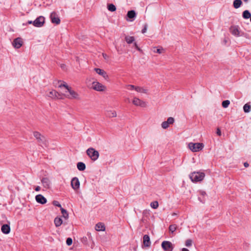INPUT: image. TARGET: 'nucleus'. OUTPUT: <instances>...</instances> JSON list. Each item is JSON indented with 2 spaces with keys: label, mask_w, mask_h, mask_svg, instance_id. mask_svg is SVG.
<instances>
[{
  "label": "nucleus",
  "mask_w": 251,
  "mask_h": 251,
  "mask_svg": "<svg viewBox=\"0 0 251 251\" xmlns=\"http://www.w3.org/2000/svg\"><path fill=\"white\" fill-rule=\"evenodd\" d=\"M35 200L37 202L42 204L46 203L47 201V199L41 194L36 196Z\"/></svg>",
  "instance_id": "obj_16"
},
{
  "label": "nucleus",
  "mask_w": 251,
  "mask_h": 251,
  "mask_svg": "<svg viewBox=\"0 0 251 251\" xmlns=\"http://www.w3.org/2000/svg\"><path fill=\"white\" fill-rule=\"evenodd\" d=\"M50 18L52 23H54L57 25L60 24V20L55 12H52L50 15Z\"/></svg>",
  "instance_id": "obj_13"
},
{
  "label": "nucleus",
  "mask_w": 251,
  "mask_h": 251,
  "mask_svg": "<svg viewBox=\"0 0 251 251\" xmlns=\"http://www.w3.org/2000/svg\"><path fill=\"white\" fill-rule=\"evenodd\" d=\"M80 183L77 177H74L71 181V186L74 190H77L79 188Z\"/></svg>",
  "instance_id": "obj_15"
},
{
  "label": "nucleus",
  "mask_w": 251,
  "mask_h": 251,
  "mask_svg": "<svg viewBox=\"0 0 251 251\" xmlns=\"http://www.w3.org/2000/svg\"><path fill=\"white\" fill-rule=\"evenodd\" d=\"M53 204L55 206H56L57 207H60V208H62L61 204L57 201H53Z\"/></svg>",
  "instance_id": "obj_43"
},
{
  "label": "nucleus",
  "mask_w": 251,
  "mask_h": 251,
  "mask_svg": "<svg viewBox=\"0 0 251 251\" xmlns=\"http://www.w3.org/2000/svg\"><path fill=\"white\" fill-rule=\"evenodd\" d=\"M192 245V240L191 239H187L185 241V246L187 247L191 246Z\"/></svg>",
  "instance_id": "obj_37"
},
{
  "label": "nucleus",
  "mask_w": 251,
  "mask_h": 251,
  "mask_svg": "<svg viewBox=\"0 0 251 251\" xmlns=\"http://www.w3.org/2000/svg\"><path fill=\"white\" fill-rule=\"evenodd\" d=\"M251 16V14L249 10H246L243 12V17L244 19H248L250 18Z\"/></svg>",
  "instance_id": "obj_26"
},
{
  "label": "nucleus",
  "mask_w": 251,
  "mask_h": 251,
  "mask_svg": "<svg viewBox=\"0 0 251 251\" xmlns=\"http://www.w3.org/2000/svg\"><path fill=\"white\" fill-rule=\"evenodd\" d=\"M33 136L37 139L38 142L41 145L47 146V141L45 137L38 131L33 132Z\"/></svg>",
  "instance_id": "obj_5"
},
{
  "label": "nucleus",
  "mask_w": 251,
  "mask_h": 251,
  "mask_svg": "<svg viewBox=\"0 0 251 251\" xmlns=\"http://www.w3.org/2000/svg\"><path fill=\"white\" fill-rule=\"evenodd\" d=\"M41 182L43 187L46 189H50L51 186V181L48 177H43L41 179Z\"/></svg>",
  "instance_id": "obj_12"
},
{
  "label": "nucleus",
  "mask_w": 251,
  "mask_h": 251,
  "mask_svg": "<svg viewBox=\"0 0 251 251\" xmlns=\"http://www.w3.org/2000/svg\"><path fill=\"white\" fill-rule=\"evenodd\" d=\"M204 147L202 143L192 142L189 143L188 144L189 149L193 152H197L201 150Z\"/></svg>",
  "instance_id": "obj_4"
},
{
  "label": "nucleus",
  "mask_w": 251,
  "mask_h": 251,
  "mask_svg": "<svg viewBox=\"0 0 251 251\" xmlns=\"http://www.w3.org/2000/svg\"><path fill=\"white\" fill-rule=\"evenodd\" d=\"M147 28H148V25L145 24L144 25V28L142 30V33H145L146 32V31L147 30Z\"/></svg>",
  "instance_id": "obj_44"
},
{
  "label": "nucleus",
  "mask_w": 251,
  "mask_h": 251,
  "mask_svg": "<svg viewBox=\"0 0 251 251\" xmlns=\"http://www.w3.org/2000/svg\"><path fill=\"white\" fill-rule=\"evenodd\" d=\"M103 56L104 57H105V55H104V54H103Z\"/></svg>",
  "instance_id": "obj_57"
},
{
  "label": "nucleus",
  "mask_w": 251,
  "mask_h": 251,
  "mask_svg": "<svg viewBox=\"0 0 251 251\" xmlns=\"http://www.w3.org/2000/svg\"><path fill=\"white\" fill-rule=\"evenodd\" d=\"M77 168L80 171H84L86 168L85 164L81 162H79L77 164Z\"/></svg>",
  "instance_id": "obj_24"
},
{
  "label": "nucleus",
  "mask_w": 251,
  "mask_h": 251,
  "mask_svg": "<svg viewBox=\"0 0 251 251\" xmlns=\"http://www.w3.org/2000/svg\"><path fill=\"white\" fill-rule=\"evenodd\" d=\"M1 230L3 233L7 234L10 231V227L8 224H4L2 226Z\"/></svg>",
  "instance_id": "obj_21"
},
{
  "label": "nucleus",
  "mask_w": 251,
  "mask_h": 251,
  "mask_svg": "<svg viewBox=\"0 0 251 251\" xmlns=\"http://www.w3.org/2000/svg\"><path fill=\"white\" fill-rule=\"evenodd\" d=\"M242 1L241 0H234L233 1V6L236 9L240 7Z\"/></svg>",
  "instance_id": "obj_27"
},
{
  "label": "nucleus",
  "mask_w": 251,
  "mask_h": 251,
  "mask_svg": "<svg viewBox=\"0 0 251 251\" xmlns=\"http://www.w3.org/2000/svg\"><path fill=\"white\" fill-rule=\"evenodd\" d=\"M27 23H28V24H33V22H32V21H28V22H27Z\"/></svg>",
  "instance_id": "obj_53"
},
{
  "label": "nucleus",
  "mask_w": 251,
  "mask_h": 251,
  "mask_svg": "<svg viewBox=\"0 0 251 251\" xmlns=\"http://www.w3.org/2000/svg\"><path fill=\"white\" fill-rule=\"evenodd\" d=\"M87 241V238L86 237H83L82 239V242H84Z\"/></svg>",
  "instance_id": "obj_49"
},
{
  "label": "nucleus",
  "mask_w": 251,
  "mask_h": 251,
  "mask_svg": "<svg viewBox=\"0 0 251 251\" xmlns=\"http://www.w3.org/2000/svg\"><path fill=\"white\" fill-rule=\"evenodd\" d=\"M135 90L140 93L147 94L148 93V90L144 87H141L137 86L135 88Z\"/></svg>",
  "instance_id": "obj_25"
},
{
  "label": "nucleus",
  "mask_w": 251,
  "mask_h": 251,
  "mask_svg": "<svg viewBox=\"0 0 251 251\" xmlns=\"http://www.w3.org/2000/svg\"><path fill=\"white\" fill-rule=\"evenodd\" d=\"M106 116L109 118H114L117 117V113L116 111L113 110H106L105 111Z\"/></svg>",
  "instance_id": "obj_18"
},
{
  "label": "nucleus",
  "mask_w": 251,
  "mask_h": 251,
  "mask_svg": "<svg viewBox=\"0 0 251 251\" xmlns=\"http://www.w3.org/2000/svg\"><path fill=\"white\" fill-rule=\"evenodd\" d=\"M40 190H41V187L39 186H37L35 189V190L36 191H39Z\"/></svg>",
  "instance_id": "obj_47"
},
{
  "label": "nucleus",
  "mask_w": 251,
  "mask_h": 251,
  "mask_svg": "<svg viewBox=\"0 0 251 251\" xmlns=\"http://www.w3.org/2000/svg\"><path fill=\"white\" fill-rule=\"evenodd\" d=\"M103 56L104 57H105V55H104V54H103Z\"/></svg>",
  "instance_id": "obj_58"
},
{
  "label": "nucleus",
  "mask_w": 251,
  "mask_h": 251,
  "mask_svg": "<svg viewBox=\"0 0 251 251\" xmlns=\"http://www.w3.org/2000/svg\"><path fill=\"white\" fill-rule=\"evenodd\" d=\"M176 215V213H173L172 214V215H173V216H175V215Z\"/></svg>",
  "instance_id": "obj_54"
},
{
  "label": "nucleus",
  "mask_w": 251,
  "mask_h": 251,
  "mask_svg": "<svg viewBox=\"0 0 251 251\" xmlns=\"http://www.w3.org/2000/svg\"><path fill=\"white\" fill-rule=\"evenodd\" d=\"M87 236H88V238H89L90 239H91V240H92V236H91V234H90V233L88 234H87Z\"/></svg>",
  "instance_id": "obj_50"
},
{
  "label": "nucleus",
  "mask_w": 251,
  "mask_h": 251,
  "mask_svg": "<svg viewBox=\"0 0 251 251\" xmlns=\"http://www.w3.org/2000/svg\"><path fill=\"white\" fill-rule=\"evenodd\" d=\"M216 133L219 136H221V130H220V129L219 128H218L217 129Z\"/></svg>",
  "instance_id": "obj_45"
},
{
  "label": "nucleus",
  "mask_w": 251,
  "mask_h": 251,
  "mask_svg": "<svg viewBox=\"0 0 251 251\" xmlns=\"http://www.w3.org/2000/svg\"><path fill=\"white\" fill-rule=\"evenodd\" d=\"M95 229L97 231H104L105 228L104 224L101 223H99L96 224Z\"/></svg>",
  "instance_id": "obj_22"
},
{
  "label": "nucleus",
  "mask_w": 251,
  "mask_h": 251,
  "mask_svg": "<svg viewBox=\"0 0 251 251\" xmlns=\"http://www.w3.org/2000/svg\"><path fill=\"white\" fill-rule=\"evenodd\" d=\"M54 224L56 227L60 226L62 224V220L60 217H56L54 220Z\"/></svg>",
  "instance_id": "obj_23"
},
{
  "label": "nucleus",
  "mask_w": 251,
  "mask_h": 251,
  "mask_svg": "<svg viewBox=\"0 0 251 251\" xmlns=\"http://www.w3.org/2000/svg\"><path fill=\"white\" fill-rule=\"evenodd\" d=\"M169 126V125L168 124V123L166 121L163 122L161 124V126L164 129L167 128Z\"/></svg>",
  "instance_id": "obj_39"
},
{
  "label": "nucleus",
  "mask_w": 251,
  "mask_h": 251,
  "mask_svg": "<svg viewBox=\"0 0 251 251\" xmlns=\"http://www.w3.org/2000/svg\"><path fill=\"white\" fill-rule=\"evenodd\" d=\"M134 37L133 36H126L125 37V40L127 44H131L134 41Z\"/></svg>",
  "instance_id": "obj_28"
},
{
  "label": "nucleus",
  "mask_w": 251,
  "mask_h": 251,
  "mask_svg": "<svg viewBox=\"0 0 251 251\" xmlns=\"http://www.w3.org/2000/svg\"><path fill=\"white\" fill-rule=\"evenodd\" d=\"M143 243L146 247H149L151 246V241L149 235H145L143 236Z\"/></svg>",
  "instance_id": "obj_19"
},
{
  "label": "nucleus",
  "mask_w": 251,
  "mask_h": 251,
  "mask_svg": "<svg viewBox=\"0 0 251 251\" xmlns=\"http://www.w3.org/2000/svg\"><path fill=\"white\" fill-rule=\"evenodd\" d=\"M73 240L71 238H68L66 240V244L68 246H70L72 244Z\"/></svg>",
  "instance_id": "obj_42"
},
{
  "label": "nucleus",
  "mask_w": 251,
  "mask_h": 251,
  "mask_svg": "<svg viewBox=\"0 0 251 251\" xmlns=\"http://www.w3.org/2000/svg\"><path fill=\"white\" fill-rule=\"evenodd\" d=\"M229 31L231 33L237 37L240 36V31L239 29V27L236 25H232L229 28Z\"/></svg>",
  "instance_id": "obj_11"
},
{
  "label": "nucleus",
  "mask_w": 251,
  "mask_h": 251,
  "mask_svg": "<svg viewBox=\"0 0 251 251\" xmlns=\"http://www.w3.org/2000/svg\"><path fill=\"white\" fill-rule=\"evenodd\" d=\"M62 87H64L66 88V90H67L68 89H69L70 87L66 83L63 82V83H61L59 85V87L60 88H61Z\"/></svg>",
  "instance_id": "obj_38"
},
{
  "label": "nucleus",
  "mask_w": 251,
  "mask_h": 251,
  "mask_svg": "<svg viewBox=\"0 0 251 251\" xmlns=\"http://www.w3.org/2000/svg\"><path fill=\"white\" fill-rule=\"evenodd\" d=\"M245 2H248V0H243Z\"/></svg>",
  "instance_id": "obj_56"
},
{
  "label": "nucleus",
  "mask_w": 251,
  "mask_h": 251,
  "mask_svg": "<svg viewBox=\"0 0 251 251\" xmlns=\"http://www.w3.org/2000/svg\"><path fill=\"white\" fill-rule=\"evenodd\" d=\"M86 153L93 161L97 160L99 157V152L93 148L88 149L86 151Z\"/></svg>",
  "instance_id": "obj_3"
},
{
  "label": "nucleus",
  "mask_w": 251,
  "mask_h": 251,
  "mask_svg": "<svg viewBox=\"0 0 251 251\" xmlns=\"http://www.w3.org/2000/svg\"><path fill=\"white\" fill-rule=\"evenodd\" d=\"M137 86H135L134 85H131V84H129V85H127L126 86V87L128 89H129V90H133V89H135V88Z\"/></svg>",
  "instance_id": "obj_41"
},
{
  "label": "nucleus",
  "mask_w": 251,
  "mask_h": 251,
  "mask_svg": "<svg viewBox=\"0 0 251 251\" xmlns=\"http://www.w3.org/2000/svg\"><path fill=\"white\" fill-rule=\"evenodd\" d=\"M60 210H61V213L62 214V216L65 219H67L68 218V217H69V215H68V213L67 211L65 209L63 208H61Z\"/></svg>",
  "instance_id": "obj_30"
},
{
  "label": "nucleus",
  "mask_w": 251,
  "mask_h": 251,
  "mask_svg": "<svg viewBox=\"0 0 251 251\" xmlns=\"http://www.w3.org/2000/svg\"><path fill=\"white\" fill-rule=\"evenodd\" d=\"M23 45V41L21 38L18 37L15 39L13 42V46L16 49H19Z\"/></svg>",
  "instance_id": "obj_14"
},
{
  "label": "nucleus",
  "mask_w": 251,
  "mask_h": 251,
  "mask_svg": "<svg viewBox=\"0 0 251 251\" xmlns=\"http://www.w3.org/2000/svg\"><path fill=\"white\" fill-rule=\"evenodd\" d=\"M177 226L176 225V224H174V225H171L169 226V230L173 234V233L174 232V231H175L176 230V229H177Z\"/></svg>",
  "instance_id": "obj_31"
},
{
  "label": "nucleus",
  "mask_w": 251,
  "mask_h": 251,
  "mask_svg": "<svg viewBox=\"0 0 251 251\" xmlns=\"http://www.w3.org/2000/svg\"><path fill=\"white\" fill-rule=\"evenodd\" d=\"M48 96L52 99H62L63 94H60L55 90H52L48 94Z\"/></svg>",
  "instance_id": "obj_7"
},
{
  "label": "nucleus",
  "mask_w": 251,
  "mask_h": 251,
  "mask_svg": "<svg viewBox=\"0 0 251 251\" xmlns=\"http://www.w3.org/2000/svg\"><path fill=\"white\" fill-rule=\"evenodd\" d=\"M230 104V101L228 100H226L222 102V106L224 108H226Z\"/></svg>",
  "instance_id": "obj_36"
},
{
  "label": "nucleus",
  "mask_w": 251,
  "mask_h": 251,
  "mask_svg": "<svg viewBox=\"0 0 251 251\" xmlns=\"http://www.w3.org/2000/svg\"><path fill=\"white\" fill-rule=\"evenodd\" d=\"M250 19H251L250 20H251V16Z\"/></svg>",
  "instance_id": "obj_59"
},
{
  "label": "nucleus",
  "mask_w": 251,
  "mask_h": 251,
  "mask_svg": "<svg viewBox=\"0 0 251 251\" xmlns=\"http://www.w3.org/2000/svg\"><path fill=\"white\" fill-rule=\"evenodd\" d=\"M189 177L193 182L201 181L204 179L205 174L203 172H194L190 174Z\"/></svg>",
  "instance_id": "obj_1"
},
{
  "label": "nucleus",
  "mask_w": 251,
  "mask_h": 251,
  "mask_svg": "<svg viewBox=\"0 0 251 251\" xmlns=\"http://www.w3.org/2000/svg\"><path fill=\"white\" fill-rule=\"evenodd\" d=\"M243 109L245 113H249L251 111V106L249 103H246L244 105Z\"/></svg>",
  "instance_id": "obj_29"
},
{
  "label": "nucleus",
  "mask_w": 251,
  "mask_h": 251,
  "mask_svg": "<svg viewBox=\"0 0 251 251\" xmlns=\"http://www.w3.org/2000/svg\"><path fill=\"white\" fill-rule=\"evenodd\" d=\"M202 195H204L205 194V192H202L201 193Z\"/></svg>",
  "instance_id": "obj_55"
},
{
  "label": "nucleus",
  "mask_w": 251,
  "mask_h": 251,
  "mask_svg": "<svg viewBox=\"0 0 251 251\" xmlns=\"http://www.w3.org/2000/svg\"><path fill=\"white\" fill-rule=\"evenodd\" d=\"M92 88L97 91L103 92L106 89V86L98 81H94L92 83Z\"/></svg>",
  "instance_id": "obj_6"
},
{
  "label": "nucleus",
  "mask_w": 251,
  "mask_h": 251,
  "mask_svg": "<svg viewBox=\"0 0 251 251\" xmlns=\"http://www.w3.org/2000/svg\"><path fill=\"white\" fill-rule=\"evenodd\" d=\"M250 248V244L247 242H244L243 244V248L246 251H248Z\"/></svg>",
  "instance_id": "obj_34"
},
{
  "label": "nucleus",
  "mask_w": 251,
  "mask_h": 251,
  "mask_svg": "<svg viewBox=\"0 0 251 251\" xmlns=\"http://www.w3.org/2000/svg\"><path fill=\"white\" fill-rule=\"evenodd\" d=\"M61 67L63 69H65V65H64V64H62V65H61Z\"/></svg>",
  "instance_id": "obj_52"
},
{
  "label": "nucleus",
  "mask_w": 251,
  "mask_h": 251,
  "mask_svg": "<svg viewBox=\"0 0 251 251\" xmlns=\"http://www.w3.org/2000/svg\"><path fill=\"white\" fill-rule=\"evenodd\" d=\"M152 50L154 52H156V53L160 54L162 52V51L163 50V49L162 48H161L160 49H156L155 47H153Z\"/></svg>",
  "instance_id": "obj_35"
},
{
  "label": "nucleus",
  "mask_w": 251,
  "mask_h": 251,
  "mask_svg": "<svg viewBox=\"0 0 251 251\" xmlns=\"http://www.w3.org/2000/svg\"><path fill=\"white\" fill-rule=\"evenodd\" d=\"M45 23V18L43 16H40L36 18L33 22V25L35 27H41Z\"/></svg>",
  "instance_id": "obj_9"
},
{
  "label": "nucleus",
  "mask_w": 251,
  "mask_h": 251,
  "mask_svg": "<svg viewBox=\"0 0 251 251\" xmlns=\"http://www.w3.org/2000/svg\"><path fill=\"white\" fill-rule=\"evenodd\" d=\"M175 120L173 117H169L166 121L169 125L173 124L174 123Z\"/></svg>",
  "instance_id": "obj_40"
},
{
  "label": "nucleus",
  "mask_w": 251,
  "mask_h": 251,
  "mask_svg": "<svg viewBox=\"0 0 251 251\" xmlns=\"http://www.w3.org/2000/svg\"><path fill=\"white\" fill-rule=\"evenodd\" d=\"M107 8L109 11L111 12H114L116 10V6L113 4H108L107 5Z\"/></svg>",
  "instance_id": "obj_32"
},
{
  "label": "nucleus",
  "mask_w": 251,
  "mask_h": 251,
  "mask_svg": "<svg viewBox=\"0 0 251 251\" xmlns=\"http://www.w3.org/2000/svg\"><path fill=\"white\" fill-rule=\"evenodd\" d=\"M244 166H245V167H249V164H248V163H247V162H245V163H244Z\"/></svg>",
  "instance_id": "obj_48"
},
{
  "label": "nucleus",
  "mask_w": 251,
  "mask_h": 251,
  "mask_svg": "<svg viewBox=\"0 0 251 251\" xmlns=\"http://www.w3.org/2000/svg\"><path fill=\"white\" fill-rule=\"evenodd\" d=\"M181 251H189L186 248H183L182 249Z\"/></svg>",
  "instance_id": "obj_51"
},
{
  "label": "nucleus",
  "mask_w": 251,
  "mask_h": 251,
  "mask_svg": "<svg viewBox=\"0 0 251 251\" xmlns=\"http://www.w3.org/2000/svg\"><path fill=\"white\" fill-rule=\"evenodd\" d=\"M136 14L134 10H130L128 11L126 16L127 18L130 19V21L132 22L136 17Z\"/></svg>",
  "instance_id": "obj_20"
},
{
  "label": "nucleus",
  "mask_w": 251,
  "mask_h": 251,
  "mask_svg": "<svg viewBox=\"0 0 251 251\" xmlns=\"http://www.w3.org/2000/svg\"><path fill=\"white\" fill-rule=\"evenodd\" d=\"M134 47H135V48H136L137 50H139V51H140V50H141L140 48L138 47V45H137V43H134Z\"/></svg>",
  "instance_id": "obj_46"
},
{
  "label": "nucleus",
  "mask_w": 251,
  "mask_h": 251,
  "mask_svg": "<svg viewBox=\"0 0 251 251\" xmlns=\"http://www.w3.org/2000/svg\"><path fill=\"white\" fill-rule=\"evenodd\" d=\"M132 103L136 106H140L142 107H145L147 106V103L145 101H144L136 97L133 98Z\"/></svg>",
  "instance_id": "obj_10"
},
{
  "label": "nucleus",
  "mask_w": 251,
  "mask_h": 251,
  "mask_svg": "<svg viewBox=\"0 0 251 251\" xmlns=\"http://www.w3.org/2000/svg\"><path fill=\"white\" fill-rule=\"evenodd\" d=\"M94 70L97 74L102 76L105 79L107 80L108 78V75L104 70L99 68H95Z\"/></svg>",
  "instance_id": "obj_17"
},
{
  "label": "nucleus",
  "mask_w": 251,
  "mask_h": 251,
  "mask_svg": "<svg viewBox=\"0 0 251 251\" xmlns=\"http://www.w3.org/2000/svg\"><path fill=\"white\" fill-rule=\"evenodd\" d=\"M161 246L164 251H172L174 249L172 243L168 241H164L161 244Z\"/></svg>",
  "instance_id": "obj_8"
},
{
  "label": "nucleus",
  "mask_w": 251,
  "mask_h": 251,
  "mask_svg": "<svg viewBox=\"0 0 251 251\" xmlns=\"http://www.w3.org/2000/svg\"><path fill=\"white\" fill-rule=\"evenodd\" d=\"M63 96L69 99H75L79 100L80 99L79 95L76 92L72 90L71 87L66 90L65 93L63 94Z\"/></svg>",
  "instance_id": "obj_2"
},
{
  "label": "nucleus",
  "mask_w": 251,
  "mask_h": 251,
  "mask_svg": "<svg viewBox=\"0 0 251 251\" xmlns=\"http://www.w3.org/2000/svg\"><path fill=\"white\" fill-rule=\"evenodd\" d=\"M159 206L157 201H154L151 203V206L153 209H156Z\"/></svg>",
  "instance_id": "obj_33"
}]
</instances>
